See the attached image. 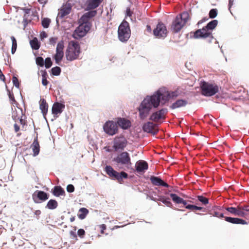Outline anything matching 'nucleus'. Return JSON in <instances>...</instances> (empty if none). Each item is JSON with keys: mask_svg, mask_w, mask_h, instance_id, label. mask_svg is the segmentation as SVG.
Returning <instances> with one entry per match:
<instances>
[{"mask_svg": "<svg viewBox=\"0 0 249 249\" xmlns=\"http://www.w3.org/2000/svg\"><path fill=\"white\" fill-rule=\"evenodd\" d=\"M52 74L53 75H59L61 72V69L59 67H55L51 69Z\"/></svg>", "mask_w": 249, "mask_h": 249, "instance_id": "39", "label": "nucleus"}, {"mask_svg": "<svg viewBox=\"0 0 249 249\" xmlns=\"http://www.w3.org/2000/svg\"><path fill=\"white\" fill-rule=\"evenodd\" d=\"M44 65L46 68L48 69L50 68L52 65V62L51 58L47 57L45 59L44 61Z\"/></svg>", "mask_w": 249, "mask_h": 249, "instance_id": "44", "label": "nucleus"}, {"mask_svg": "<svg viewBox=\"0 0 249 249\" xmlns=\"http://www.w3.org/2000/svg\"><path fill=\"white\" fill-rule=\"evenodd\" d=\"M41 213V212L40 210H36L34 212V214L36 216V218L37 219H39V215Z\"/></svg>", "mask_w": 249, "mask_h": 249, "instance_id": "56", "label": "nucleus"}, {"mask_svg": "<svg viewBox=\"0 0 249 249\" xmlns=\"http://www.w3.org/2000/svg\"><path fill=\"white\" fill-rule=\"evenodd\" d=\"M22 115V110L21 109H18V110H16L14 111L12 113V118L15 121H18Z\"/></svg>", "mask_w": 249, "mask_h": 249, "instance_id": "33", "label": "nucleus"}, {"mask_svg": "<svg viewBox=\"0 0 249 249\" xmlns=\"http://www.w3.org/2000/svg\"><path fill=\"white\" fill-rule=\"evenodd\" d=\"M42 84L44 86H47L48 84V81L46 77V73L45 72L42 74Z\"/></svg>", "mask_w": 249, "mask_h": 249, "instance_id": "48", "label": "nucleus"}, {"mask_svg": "<svg viewBox=\"0 0 249 249\" xmlns=\"http://www.w3.org/2000/svg\"><path fill=\"white\" fill-rule=\"evenodd\" d=\"M127 144V141L124 136L116 137L113 141V148L115 151L123 150Z\"/></svg>", "mask_w": 249, "mask_h": 249, "instance_id": "10", "label": "nucleus"}, {"mask_svg": "<svg viewBox=\"0 0 249 249\" xmlns=\"http://www.w3.org/2000/svg\"><path fill=\"white\" fill-rule=\"evenodd\" d=\"M39 108L41 110L44 117L46 115L48 109V104L47 103L46 100L43 98L41 99L39 101Z\"/></svg>", "mask_w": 249, "mask_h": 249, "instance_id": "23", "label": "nucleus"}, {"mask_svg": "<svg viewBox=\"0 0 249 249\" xmlns=\"http://www.w3.org/2000/svg\"><path fill=\"white\" fill-rule=\"evenodd\" d=\"M64 107V105L58 102L54 103L52 108V113L55 115L60 114L62 112Z\"/></svg>", "mask_w": 249, "mask_h": 249, "instance_id": "18", "label": "nucleus"}, {"mask_svg": "<svg viewBox=\"0 0 249 249\" xmlns=\"http://www.w3.org/2000/svg\"><path fill=\"white\" fill-rule=\"evenodd\" d=\"M89 211L87 209L85 208H80L79 210L78 216L80 219H83L86 217Z\"/></svg>", "mask_w": 249, "mask_h": 249, "instance_id": "31", "label": "nucleus"}, {"mask_svg": "<svg viewBox=\"0 0 249 249\" xmlns=\"http://www.w3.org/2000/svg\"><path fill=\"white\" fill-rule=\"evenodd\" d=\"M70 234L71 236H72L74 238H76L77 237L76 233L73 231H70Z\"/></svg>", "mask_w": 249, "mask_h": 249, "instance_id": "62", "label": "nucleus"}, {"mask_svg": "<svg viewBox=\"0 0 249 249\" xmlns=\"http://www.w3.org/2000/svg\"><path fill=\"white\" fill-rule=\"evenodd\" d=\"M240 205H238L237 207H227L225 208L226 210L230 213L231 214L241 217L242 213L240 210Z\"/></svg>", "mask_w": 249, "mask_h": 249, "instance_id": "24", "label": "nucleus"}, {"mask_svg": "<svg viewBox=\"0 0 249 249\" xmlns=\"http://www.w3.org/2000/svg\"><path fill=\"white\" fill-rule=\"evenodd\" d=\"M103 129L105 133L110 136H113L118 132L117 123L112 121H107L104 124Z\"/></svg>", "mask_w": 249, "mask_h": 249, "instance_id": "9", "label": "nucleus"}, {"mask_svg": "<svg viewBox=\"0 0 249 249\" xmlns=\"http://www.w3.org/2000/svg\"><path fill=\"white\" fill-rule=\"evenodd\" d=\"M169 93L170 95V99H173L178 96V91L169 92Z\"/></svg>", "mask_w": 249, "mask_h": 249, "instance_id": "46", "label": "nucleus"}, {"mask_svg": "<svg viewBox=\"0 0 249 249\" xmlns=\"http://www.w3.org/2000/svg\"><path fill=\"white\" fill-rule=\"evenodd\" d=\"M63 56L64 53H56L54 56L55 63L57 64H59L60 62L62 61Z\"/></svg>", "mask_w": 249, "mask_h": 249, "instance_id": "36", "label": "nucleus"}, {"mask_svg": "<svg viewBox=\"0 0 249 249\" xmlns=\"http://www.w3.org/2000/svg\"><path fill=\"white\" fill-rule=\"evenodd\" d=\"M208 18H207V17H205L204 18H203L202 19L200 20L198 22H197V25H199L201 24H202V23H203L204 22H205L206 21H207L208 20Z\"/></svg>", "mask_w": 249, "mask_h": 249, "instance_id": "57", "label": "nucleus"}, {"mask_svg": "<svg viewBox=\"0 0 249 249\" xmlns=\"http://www.w3.org/2000/svg\"><path fill=\"white\" fill-rule=\"evenodd\" d=\"M58 206L57 202L54 199H50L47 203L46 208L50 209L53 210L56 208Z\"/></svg>", "mask_w": 249, "mask_h": 249, "instance_id": "29", "label": "nucleus"}, {"mask_svg": "<svg viewBox=\"0 0 249 249\" xmlns=\"http://www.w3.org/2000/svg\"><path fill=\"white\" fill-rule=\"evenodd\" d=\"M202 209H203V208L201 207H198V206H197L196 205L194 206V210H202Z\"/></svg>", "mask_w": 249, "mask_h": 249, "instance_id": "63", "label": "nucleus"}, {"mask_svg": "<svg viewBox=\"0 0 249 249\" xmlns=\"http://www.w3.org/2000/svg\"><path fill=\"white\" fill-rule=\"evenodd\" d=\"M47 37V34L45 32H43L40 34V37L42 39Z\"/></svg>", "mask_w": 249, "mask_h": 249, "instance_id": "59", "label": "nucleus"}, {"mask_svg": "<svg viewBox=\"0 0 249 249\" xmlns=\"http://www.w3.org/2000/svg\"><path fill=\"white\" fill-rule=\"evenodd\" d=\"M170 196L172 198L173 201L176 203L181 204V202H183V198L178 196L176 194H170Z\"/></svg>", "mask_w": 249, "mask_h": 249, "instance_id": "34", "label": "nucleus"}, {"mask_svg": "<svg viewBox=\"0 0 249 249\" xmlns=\"http://www.w3.org/2000/svg\"><path fill=\"white\" fill-rule=\"evenodd\" d=\"M209 18H215L217 15V10L216 9H211L209 13Z\"/></svg>", "mask_w": 249, "mask_h": 249, "instance_id": "42", "label": "nucleus"}, {"mask_svg": "<svg viewBox=\"0 0 249 249\" xmlns=\"http://www.w3.org/2000/svg\"><path fill=\"white\" fill-rule=\"evenodd\" d=\"M90 19L88 18L84 14L79 19V22L80 24L84 25H88L91 27V24L89 22Z\"/></svg>", "mask_w": 249, "mask_h": 249, "instance_id": "32", "label": "nucleus"}, {"mask_svg": "<svg viewBox=\"0 0 249 249\" xmlns=\"http://www.w3.org/2000/svg\"><path fill=\"white\" fill-rule=\"evenodd\" d=\"M218 21L213 20L209 22L206 26L202 29H198L194 33V37L195 38H206L212 37V31L217 25Z\"/></svg>", "mask_w": 249, "mask_h": 249, "instance_id": "3", "label": "nucleus"}, {"mask_svg": "<svg viewBox=\"0 0 249 249\" xmlns=\"http://www.w3.org/2000/svg\"><path fill=\"white\" fill-rule=\"evenodd\" d=\"M18 120L19 121V123L21 124H25V121L22 119V115L21 117H20V118L18 119Z\"/></svg>", "mask_w": 249, "mask_h": 249, "instance_id": "60", "label": "nucleus"}, {"mask_svg": "<svg viewBox=\"0 0 249 249\" xmlns=\"http://www.w3.org/2000/svg\"><path fill=\"white\" fill-rule=\"evenodd\" d=\"M146 30L148 32H150V33L151 32L152 30H151V27L150 25H147L146 26Z\"/></svg>", "mask_w": 249, "mask_h": 249, "instance_id": "64", "label": "nucleus"}, {"mask_svg": "<svg viewBox=\"0 0 249 249\" xmlns=\"http://www.w3.org/2000/svg\"><path fill=\"white\" fill-rule=\"evenodd\" d=\"M187 101L185 100H178L176 102L172 104L170 107V108L174 109L177 108L185 107L187 104Z\"/></svg>", "mask_w": 249, "mask_h": 249, "instance_id": "26", "label": "nucleus"}, {"mask_svg": "<svg viewBox=\"0 0 249 249\" xmlns=\"http://www.w3.org/2000/svg\"><path fill=\"white\" fill-rule=\"evenodd\" d=\"M132 14H133V12L131 11L130 8H127V9L126 10V16L130 17L132 16Z\"/></svg>", "mask_w": 249, "mask_h": 249, "instance_id": "55", "label": "nucleus"}, {"mask_svg": "<svg viewBox=\"0 0 249 249\" xmlns=\"http://www.w3.org/2000/svg\"><path fill=\"white\" fill-rule=\"evenodd\" d=\"M67 191L69 193H72L74 191V187L72 184H69L67 186Z\"/></svg>", "mask_w": 249, "mask_h": 249, "instance_id": "51", "label": "nucleus"}, {"mask_svg": "<svg viewBox=\"0 0 249 249\" xmlns=\"http://www.w3.org/2000/svg\"><path fill=\"white\" fill-rule=\"evenodd\" d=\"M12 81H13L14 85L17 88H19V83L18 82V78L16 77V76H13V77L12 78Z\"/></svg>", "mask_w": 249, "mask_h": 249, "instance_id": "47", "label": "nucleus"}, {"mask_svg": "<svg viewBox=\"0 0 249 249\" xmlns=\"http://www.w3.org/2000/svg\"><path fill=\"white\" fill-rule=\"evenodd\" d=\"M118 33L119 39L122 42H126L128 40L130 36L131 31L129 23L127 21H124L120 25Z\"/></svg>", "mask_w": 249, "mask_h": 249, "instance_id": "6", "label": "nucleus"}, {"mask_svg": "<svg viewBox=\"0 0 249 249\" xmlns=\"http://www.w3.org/2000/svg\"><path fill=\"white\" fill-rule=\"evenodd\" d=\"M64 42L63 40H61L57 43L56 53H64Z\"/></svg>", "mask_w": 249, "mask_h": 249, "instance_id": "35", "label": "nucleus"}, {"mask_svg": "<svg viewBox=\"0 0 249 249\" xmlns=\"http://www.w3.org/2000/svg\"><path fill=\"white\" fill-rule=\"evenodd\" d=\"M240 210L241 213H243L242 214L241 217H244L247 219H249V206L248 205H244L240 206Z\"/></svg>", "mask_w": 249, "mask_h": 249, "instance_id": "27", "label": "nucleus"}, {"mask_svg": "<svg viewBox=\"0 0 249 249\" xmlns=\"http://www.w3.org/2000/svg\"><path fill=\"white\" fill-rule=\"evenodd\" d=\"M31 148L33 151V156L34 157H36L39 154L40 151V146L38 141L37 136L34 139V142L31 145Z\"/></svg>", "mask_w": 249, "mask_h": 249, "instance_id": "22", "label": "nucleus"}, {"mask_svg": "<svg viewBox=\"0 0 249 249\" xmlns=\"http://www.w3.org/2000/svg\"><path fill=\"white\" fill-rule=\"evenodd\" d=\"M200 89L201 94L205 96H213L219 91V87L216 84L205 81L201 83Z\"/></svg>", "mask_w": 249, "mask_h": 249, "instance_id": "5", "label": "nucleus"}, {"mask_svg": "<svg viewBox=\"0 0 249 249\" xmlns=\"http://www.w3.org/2000/svg\"><path fill=\"white\" fill-rule=\"evenodd\" d=\"M197 198L203 204L206 205L209 203V199L202 196H198Z\"/></svg>", "mask_w": 249, "mask_h": 249, "instance_id": "40", "label": "nucleus"}, {"mask_svg": "<svg viewBox=\"0 0 249 249\" xmlns=\"http://www.w3.org/2000/svg\"><path fill=\"white\" fill-rule=\"evenodd\" d=\"M225 220L226 221L232 224L242 225H246L248 224L246 220L239 218L225 216Z\"/></svg>", "mask_w": 249, "mask_h": 249, "instance_id": "21", "label": "nucleus"}, {"mask_svg": "<svg viewBox=\"0 0 249 249\" xmlns=\"http://www.w3.org/2000/svg\"><path fill=\"white\" fill-rule=\"evenodd\" d=\"M71 10V6L70 3H66L63 4L59 10L58 17L60 18H63L69 15Z\"/></svg>", "mask_w": 249, "mask_h": 249, "instance_id": "16", "label": "nucleus"}, {"mask_svg": "<svg viewBox=\"0 0 249 249\" xmlns=\"http://www.w3.org/2000/svg\"><path fill=\"white\" fill-rule=\"evenodd\" d=\"M120 169H122L120 165H125L128 167L131 165V159L129 154L127 152H123L114 158L113 160Z\"/></svg>", "mask_w": 249, "mask_h": 249, "instance_id": "8", "label": "nucleus"}, {"mask_svg": "<svg viewBox=\"0 0 249 249\" xmlns=\"http://www.w3.org/2000/svg\"><path fill=\"white\" fill-rule=\"evenodd\" d=\"M49 198V195L43 191H36L32 195V199L36 203L44 202Z\"/></svg>", "mask_w": 249, "mask_h": 249, "instance_id": "13", "label": "nucleus"}, {"mask_svg": "<svg viewBox=\"0 0 249 249\" xmlns=\"http://www.w3.org/2000/svg\"><path fill=\"white\" fill-rule=\"evenodd\" d=\"M57 37H51L49 39V42L50 44L54 45L57 40Z\"/></svg>", "mask_w": 249, "mask_h": 249, "instance_id": "53", "label": "nucleus"}, {"mask_svg": "<svg viewBox=\"0 0 249 249\" xmlns=\"http://www.w3.org/2000/svg\"><path fill=\"white\" fill-rule=\"evenodd\" d=\"M169 99V91L162 93L160 90L151 96H147L141 103L138 108L140 119L143 120L146 118L152 107L157 108L160 105V100L163 101V104H164Z\"/></svg>", "mask_w": 249, "mask_h": 249, "instance_id": "1", "label": "nucleus"}, {"mask_svg": "<svg viewBox=\"0 0 249 249\" xmlns=\"http://www.w3.org/2000/svg\"><path fill=\"white\" fill-rule=\"evenodd\" d=\"M11 40H12V42L11 52H12V53L14 54L15 53L16 49H17V40L14 36L11 37Z\"/></svg>", "mask_w": 249, "mask_h": 249, "instance_id": "38", "label": "nucleus"}, {"mask_svg": "<svg viewBox=\"0 0 249 249\" xmlns=\"http://www.w3.org/2000/svg\"><path fill=\"white\" fill-rule=\"evenodd\" d=\"M99 228L100 229V232L101 234H104V231L106 229L107 226L105 224H103L99 225Z\"/></svg>", "mask_w": 249, "mask_h": 249, "instance_id": "54", "label": "nucleus"}, {"mask_svg": "<svg viewBox=\"0 0 249 249\" xmlns=\"http://www.w3.org/2000/svg\"><path fill=\"white\" fill-rule=\"evenodd\" d=\"M167 113L166 108H162L158 111L153 113L150 117L149 119L154 122H159L160 120L164 119Z\"/></svg>", "mask_w": 249, "mask_h": 249, "instance_id": "14", "label": "nucleus"}, {"mask_svg": "<svg viewBox=\"0 0 249 249\" xmlns=\"http://www.w3.org/2000/svg\"><path fill=\"white\" fill-rule=\"evenodd\" d=\"M30 44L32 48L34 50H36L39 49L40 48V43L36 37H35L32 40H30Z\"/></svg>", "mask_w": 249, "mask_h": 249, "instance_id": "30", "label": "nucleus"}, {"mask_svg": "<svg viewBox=\"0 0 249 249\" xmlns=\"http://www.w3.org/2000/svg\"><path fill=\"white\" fill-rule=\"evenodd\" d=\"M142 129L144 132L151 133L153 135L157 134L159 131L157 124L150 122L144 124L142 126Z\"/></svg>", "mask_w": 249, "mask_h": 249, "instance_id": "15", "label": "nucleus"}, {"mask_svg": "<svg viewBox=\"0 0 249 249\" xmlns=\"http://www.w3.org/2000/svg\"><path fill=\"white\" fill-rule=\"evenodd\" d=\"M50 23L51 19L49 18H44L41 21L42 26L45 28H48Z\"/></svg>", "mask_w": 249, "mask_h": 249, "instance_id": "37", "label": "nucleus"}, {"mask_svg": "<svg viewBox=\"0 0 249 249\" xmlns=\"http://www.w3.org/2000/svg\"><path fill=\"white\" fill-rule=\"evenodd\" d=\"M190 19V16L188 12H183L177 16L171 25L170 30L173 33L180 31L186 23Z\"/></svg>", "mask_w": 249, "mask_h": 249, "instance_id": "2", "label": "nucleus"}, {"mask_svg": "<svg viewBox=\"0 0 249 249\" xmlns=\"http://www.w3.org/2000/svg\"><path fill=\"white\" fill-rule=\"evenodd\" d=\"M150 181L151 183L156 186H161L165 187H168V184L163 181L160 178L158 177L151 176L150 177Z\"/></svg>", "mask_w": 249, "mask_h": 249, "instance_id": "20", "label": "nucleus"}, {"mask_svg": "<svg viewBox=\"0 0 249 249\" xmlns=\"http://www.w3.org/2000/svg\"><path fill=\"white\" fill-rule=\"evenodd\" d=\"M159 200L161 201L168 207H171L172 206L171 202L166 199H165L164 197H160Z\"/></svg>", "mask_w": 249, "mask_h": 249, "instance_id": "45", "label": "nucleus"}, {"mask_svg": "<svg viewBox=\"0 0 249 249\" xmlns=\"http://www.w3.org/2000/svg\"><path fill=\"white\" fill-rule=\"evenodd\" d=\"M136 170L137 172H143L148 168L147 163L144 160H139L135 164Z\"/></svg>", "mask_w": 249, "mask_h": 249, "instance_id": "19", "label": "nucleus"}, {"mask_svg": "<svg viewBox=\"0 0 249 249\" xmlns=\"http://www.w3.org/2000/svg\"><path fill=\"white\" fill-rule=\"evenodd\" d=\"M105 171L107 175L112 179H116L120 183L123 181V178H127L128 175L124 172H121L118 173L113 169V168L110 165H107L105 167Z\"/></svg>", "mask_w": 249, "mask_h": 249, "instance_id": "7", "label": "nucleus"}, {"mask_svg": "<svg viewBox=\"0 0 249 249\" xmlns=\"http://www.w3.org/2000/svg\"><path fill=\"white\" fill-rule=\"evenodd\" d=\"M116 123L123 129H128L131 125L130 121L124 118H118Z\"/></svg>", "mask_w": 249, "mask_h": 249, "instance_id": "17", "label": "nucleus"}, {"mask_svg": "<svg viewBox=\"0 0 249 249\" xmlns=\"http://www.w3.org/2000/svg\"><path fill=\"white\" fill-rule=\"evenodd\" d=\"M81 53L79 43L74 41L69 42L66 51V57L69 61H73L78 58Z\"/></svg>", "mask_w": 249, "mask_h": 249, "instance_id": "4", "label": "nucleus"}, {"mask_svg": "<svg viewBox=\"0 0 249 249\" xmlns=\"http://www.w3.org/2000/svg\"><path fill=\"white\" fill-rule=\"evenodd\" d=\"M9 98L12 104H14L16 103V101L15 99L13 93L9 92Z\"/></svg>", "mask_w": 249, "mask_h": 249, "instance_id": "52", "label": "nucleus"}, {"mask_svg": "<svg viewBox=\"0 0 249 249\" xmlns=\"http://www.w3.org/2000/svg\"><path fill=\"white\" fill-rule=\"evenodd\" d=\"M97 11L95 10L90 11L84 14V15L90 19L91 18L95 17Z\"/></svg>", "mask_w": 249, "mask_h": 249, "instance_id": "41", "label": "nucleus"}, {"mask_svg": "<svg viewBox=\"0 0 249 249\" xmlns=\"http://www.w3.org/2000/svg\"><path fill=\"white\" fill-rule=\"evenodd\" d=\"M211 214H213V216L219 217V218H222L224 217L223 213H219L217 212H214V213H213L212 212L210 213Z\"/></svg>", "mask_w": 249, "mask_h": 249, "instance_id": "50", "label": "nucleus"}, {"mask_svg": "<svg viewBox=\"0 0 249 249\" xmlns=\"http://www.w3.org/2000/svg\"><path fill=\"white\" fill-rule=\"evenodd\" d=\"M102 0H91L89 3L88 7L89 9H94L99 6Z\"/></svg>", "mask_w": 249, "mask_h": 249, "instance_id": "28", "label": "nucleus"}, {"mask_svg": "<svg viewBox=\"0 0 249 249\" xmlns=\"http://www.w3.org/2000/svg\"><path fill=\"white\" fill-rule=\"evenodd\" d=\"M36 63L37 65L43 67L44 65V60L42 57H37L36 58Z\"/></svg>", "mask_w": 249, "mask_h": 249, "instance_id": "43", "label": "nucleus"}, {"mask_svg": "<svg viewBox=\"0 0 249 249\" xmlns=\"http://www.w3.org/2000/svg\"><path fill=\"white\" fill-rule=\"evenodd\" d=\"M194 206L193 205H187L185 206V208L189 210H194Z\"/></svg>", "mask_w": 249, "mask_h": 249, "instance_id": "58", "label": "nucleus"}, {"mask_svg": "<svg viewBox=\"0 0 249 249\" xmlns=\"http://www.w3.org/2000/svg\"><path fill=\"white\" fill-rule=\"evenodd\" d=\"M52 193L55 196H64L65 195V192L64 190L60 186H54Z\"/></svg>", "mask_w": 249, "mask_h": 249, "instance_id": "25", "label": "nucleus"}, {"mask_svg": "<svg viewBox=\"0 0 249 249\" xmlns=\"http://www.w3.org/2000/svg\"><path fill=\"white\" fill-rule=\"evenodd\" d=\"M77 234L79 237L82 238L85 235V231L82 229H79L77 231Z\"/></svg>", "mask_w": 249, "mask_h": 249, "instance_id": "49", "label": "nucleus"}, {"mask_svg": "<svg viewBox=\"0 0 249 249\" xmlns=\"http://www.w3.org/2000/svg\"><path fill=\"white\" fill-rule=\"evenodd\" d=\"M90 29V27L88 25L80 24L73 32L72 37L76 39H79L84 36Z\"/></svg>", "mask_w": 249, "mask_h": 249, "instance_id": "12", "label": "nucleus"}, {"mask_svg": "<svg viewBox=\"0 0 249 249\" xmlns=\"http://www.w3.org/2000/svg\"><path fill=\"white\" fill-rule=\"evenodd\" d=\"M14 129L16 132H18L19 130V126L18 125V124H14Z\"/></svg>", "mask_w": 249, "mask_h": 249, "instance_id": "61", "label": "nucleus"}, {"mask_svg": "<svg viewBox=\"0 0 249 249\" xmlns=\"http://www.w3.org/2000/svg\"><path fill=\"white\" fill-rule=\"evenodd\" d=\"M167 34L166 27L161 22H159L153 30V34L157 38H164L166 36Z\"/></svg>", "mask_w": 249, "mask_h": 249, "instance_id": "11", "label": "nucleus"}]
</instances>
